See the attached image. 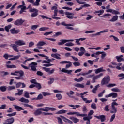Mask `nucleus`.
Returning a JSON list of instances; mask_svg holds the SVG:
<instances>
[{"label":"nucleus","instance_id":"obj_1","mask_svg":"<svg viewBox=\"0 0 124 124\" xmlns=\"http://www.w3.org/2000/svg\"><path fill=\"white\" fill-rule=\"evenodd\" d=\"M121 66H122L121 63H116L115 62H112L110 64L108 65V67H110V68H116L118 70H122Z\"/></svg>","mask_w":124,"mask_h":124},{"label":"nucleus","instance_id":"obj_33","mask_svg":"<svg viewBox=\"0 0 124 124\" xmlns=\"http://www.w3.org/2000/svg\"><path fill=\"white\" fill-rule=\"evenodd\" d=\"M66 113H67V110L62 109L58 111L56 114L58 115H61V114H66Z\"/></svg>","mask_w":124,"mask_h":124},{"label":"nucleus","instance_id":"obj_16","mask_svg":"<svg viewBox=\"0 0 124 124\" xmlns=\"http://www.w3.org/2000/svg\"><path fill=\"white\" fill-rule=\"evenodd\" d=\"M105 97L106 98L112 97V98H117V97H118V93H110L108 95H106Z\"/></svg>","mask_w":124,"mask_h":124},{"label":"nucleus","instance_id":"obj_61","mask_svg":"<svg viewBox=\"0 0 124 124\" xmlns=\"http://www.w3.org/2000/svg\"><path fill=\"white\" fill-rule=\"evenodd\" d=\"M17 114V112H15L14 113L8 114L7 115L8 117H14V116H16V115Z\"/></svg>","mask_w":124,"mask_h":124},{"label":"nucleus","instance_id":"obj_41","mask_svg":"<svg viewBox=\"0 0 124 124\" xmlns=\"http://www.w3.org/2000/svg\"><path fill=\"white\" fill-rule=\"evenodd\" d=\"M83 100V101H85V103H91V102H92L93 101L92 100H88L87 98H84V97L83 98H81Z\"/></svg>","mask_w":124,"mask_h":124},{"label":"nucleus","instance_id":"obj_29","mask_svg":"<svg viewBox=\"0 0 124 124\" xmlns=\"http://www.w3.org/2000/svg\"><path fill=\"white\" fill-rule=\"evenodd\" d=\"M108 12H110V13H112V14H114L115 15L120 14V12H119V11H116V10L112 9L110 10H108Z\"/></svg>","mask_w":124,"mask_h":124},{"label":"nucleus","instance_id":"obj_2","mask_svg":"<svg viewBox=\"0 0 124 124\" xmlns=\"http://www.w3.org/2000/svg\"><path fill=\"white\" fill-rule=\"evenodd\" d=\"M118 105H119V104H118L116 102H113L111 103V110H110L111 114H115V113H117V112H118L117 108L115 107L118 106Z\"/></svg>","mask_w":124,"mask_h":124},{"label":"nucleus","instance_id":"obj_52","mask_svg":"<svg viewBox=\"0 0 124 124\" xmlns=\"http://www.w3.org/2000/svg\"><path fill=\"white\" fill-rule=\"evenodd\" d=\"M37 15H38V12H36L33 13L31 15V17H32V18H35V17H36Z\"/></svg>","mask_w":124,"mask_h":124},{"label":"nucleus","instance_id":"obj_24","mask_svg":"<svg viewBox=\"0 0 124 124\" xmlns=\"http://www.w3.org/2000/svg\"><path fill=\"white\" fill-rule=\"evenodd\" d=\"M10 31L12 34H16L17 33H19V32H20V30H16L15 28H13L10 30Z\"/></svg>","mask_w":124,"mask_h":124},{"label":"nucleus","instance_id":"obj_40","mask_svg":"<svg viewBox=\"0 0 124 124\" xmlns=\"http://www.w3.org/2000/svg\"><path fill=\"white\" fill-rule=\"evenodd\" d=\"M123 57H124V56L123 55H120V56H116V59L118 62H121L123 61Z\"/></svg>","mask_w":124,"mask_h":124},{"label":"nucleus","instance_id":"obj_42","mask_svg":"<svg viewBox=\"0 0 124 124\" xmlns=\"http://www.w3.org/2000/svg\"><path fill=\"white\" fill-rule=\"evenodd\" d=\"M61 118L64 121V122H68V123L71 122V121H70L69 119H67L65 117L60 116Z\"/></svg>","mask_w":124,"mask_h":124},{"label":"nucleus","instance_id":"obj_17","mask_svg":"<svg viewBox=\"0 0 124 124\" xmlns=\"http://www.w3.org/2000/svg\"><path fill=\"white\" fill-rule=\"evenodd\" d=\"M42 63H46V64H44L43 66H45L46 67H49L50 66H52V65H54L53 64H51L50 62H48V61L46 60H44L42 62Z\"/></svg>","mask_w":124,"mask_h":124},{"label":"nucleus","instance_id":"obj_44","mask_svg":"<svg viewBox=\"0 0 124 124\" xmlns=\"http://www.w3.org/2000/svg\"><path fill=\"white\" fill-rule=\"evenodd\" d=\"M11 27H12L11 25H9L5 27V30L6 31H7V32H9V30L11 29Z\"/></svg>","mask_w":124,"mask_h":124},{"label":"nucleus","instance_id":"obj_48","mask_svg":"<svg viewBox=\"0 0 124 124\" xmlns=\"http://www.w3.org/2000/svg\"><path fill=\"white\" fill-rule=\"evenodd\" d=\"M24 97H26V98H30V94L29 93V92L27 91L24 92Z\"/></svg>","mask_w":124,"mask_h":124},{"label":"nucleus","instance_id":"obj_12","mask_svg":"<svg viewBox=\"0 0 124 124\" xmlns=\"http://www.w3.org/2000/svg\"><path fill=\"white\" fill-rule=\"evenodd\" d=\"M15 43L16 44V45H17V46H22L23 45H26V42L22 40H18V41H16Z\"/></svg>","mask_w":124,"mask_h":124},{"label":"nucleus","instance_id":"obj_5","mask_svg":"<svg viewBox=\"0 0 124 124\" xmlns=\"http://www.w3.org/2000/svg\"><path fill=\"white\" fill-rule=\"evenodd\" d=\"M61 25L62 26H65V27H66V29H67L68 30H74V28L73 27H73V26H74V24H67L65 23V22H62L61 23Z\"/></svg>","mask_w":124,"mask_h":124},{"label":"nucleus","instance_id":"obj_50","mask_svg":"<svg viewBox=\"0 0 124 124\" xmlns=\"http://www.w3.org/2000/svg\"><path fill=\"white\" fill-rule=\"evenodd\" d=\"M39 2H40V0H36L35 2L33 3V5L34 6H38L39 5Z\"/></svg>","mask_w":124,"mask_h":124},{"label":"nucleus","instance_id":"obj_7","mask_svg":"<svg viewBox=\"0 0 124 124\" xmlns=\"http://www.w3.org/2000/svg\"><path fill=\"white\" fill-rule=\"evenodd\" d=\"M41 110L44 112H49V111H56V108L46 107L45 108H41Z\"/></svg>","mask_w":124,"mask_h":124},{"label":"nucleus","instance_id":"obj_56","mask_svg":"<svg viewBox=\"0 0 124 124\" xmlns=\"http://www.w3.org/2000/svg\"><path fill=\"white\" fill-rule=\"evenodd\" d=\"M65 46H74V44L72 43V42H68L66 43L65 44Z\"/></svg>","mask_w":124,"mask_h":124},{"label":"nucleus","instance_id":"obj_53","mask_svg":"<svg viewBox=\"0 0 124 124\" xmlns=\"http://www.w3.org/2000/svg\"><path fill=\"white\" fill-rule=\"evenodd\" d=\"M42 93L44 96H47L48 95H51V93H48V92H42Z\"/></svg>","mask_w":124,"mask_h":124},{"label":"nucleus","instance_id":"obj_38","mask_svg":"<svg viewBox=\"0 0 124 124\" xmlns=\"http://www.w3.org/2000/svg\"><path fill=\"white\" fill-rule=\"evenodd\" d=\"M17 91L18 92L17 93H16L15 94V95H19L20 96V95H22V94H23V92H24V90L17 89Z\"/></svg>","mask_w":124,"mask_h":124},{"label":"nucleus","instance_id":"obj_49","mask_svg":"<svg viewBox=\"0 0 124 124\" xmlns=\"http://www.w3.org/2000/svg\"><path fill=\"white\" fill-rule=\"evenodd\" d=\"M26 9H27V7H26V6H24L22 8H21L19 12L20 14H22V13L24 12L25 10H26Z\"/></svg>","mask_w":124,"mask_h":124},{"label":"nucleus","instance_id":"obj_32","mask_svg":"<svg viewBox=\"0 0 124 124\" xmlns=\"http://www.w3.org/2000/svg\"><path fill=\"white\" fill-rule=\"evenodd\" d=\"M74 87H76V88H81L82 89L85 88V86L84 84L77 83L74 85Z\"/></svg>","mask_w":124,"mask_h":124},{"label":"nucleus","instance_id":"obj_15","mask_svg":"<svg viewBox=\"0 0 124 124\" xmlns=\"http://www.w3.org/2000/svg\"><path fill=\"white\" fill-rule=\"evenodd\" d=\"M65 15H66V18H68V19H73V18H74V17L70 16H74L75 14L73 13H70L69 12H66Z\"/></svg>","mask_w":124,"mask_h":124},{"label":"nucleus","instance_id":"obj_11","mask_svg":"<svg viewBox=\"0 0 124 124\" xmlns=\"http://www.w3.org/2000/svg\"><path fill=\"white\" fill-rule=\"evenodd\" d=\"M46 72H47L48 74H53L54 72H55V69H52L50 70V68H46V67H43L42 68Z\"/></svg>","mask_w":124,"mask_h":124},{"label":"nucleus","instance_id":"obj_63","mask_svg":"<svg viewBox=\"0 0 124 124\" xmlns=\"http://www.w3.org/2000/svg\"><path fill=\"white\" fill-rule=\"evenodd\" d=\"M111 91H112V92H121V90L119 89L118 88H112L111 89Z\"/></svg>","mask_w":124,"mask_h":124},{"label":"nucleus","instance_id":"obj_9","mask_svg":"<svg viewBox=\"0 0 124 124\" xmlns=\"http://www.w3.org/2000/svg\"><path fill=\"white\" fill-rule=\"evenodd\" d=\"M37 65V63L35 62H32L31 64H29V67H31V70H32L33 71H36Z\"/></svg>","mask_w":124,"mask_h":124},{"label":"nucleus","instance_id":"obj_57","mask_svg":"<svg viewBox=\"0 0 124 124\" xmlns=\"http://www.w3.org/2000/svg\"><path fill=\"white\" fill-rule=\"evenodd\" d=\"M35 87H36V88H37L38 90H40V89H41V85H40V84H39V83L36 82L35 84Z\"/></svg>","mask_w":124,"mask_h":124},{"label":"nucleus","instance_id":"obj_43","mask_svg":"<svg viewBox=\"0 0 124 124\" xmlns=\"http://www.w3.org/2000/svg\"><path fill=\"white\" fill-rule=\"evenodd\" d=\"M56 97L58 100H61L62 98V96L61 93H58L56 94Z\"/></svg>","mask_w":124,"mask_h":124},{"label":"nucleus","instance_id":"obj_28","mask_svg":"<svg viewBox=\"0 0 124 124\" xmlns=\"http://www.w3.org/2000/svg\"><path fill=\"white\" fill-rule=\"evenodd\" d=\"M62 72H64V73H67L68 74H71L72 73V70H66L65 68H62L61 70Z\"/></svg>","mask_w":124,"mask_h":124},{"label":"nucleus","instance_id":"obj_46","mask_svg":"<svg viewBox=\"0 0 124 124\" xmlns=\"http://www.w3.org/2000/svg\"><path fill=\"white\" fill-rule=\"evenodd\" d=\"M101 33H102V32L100 31V32H98L95 34H93L92 35L93 37L94 36H99V35H101Z\"/></svg>","mask_w":124,"mask_h":124},{"label":"nucleus","instance_id":"obj_21","mask_svg":"<svg viewBox=\"0 0 124 124\" xmlns=\"http://www.w3.org/2000/svg\"><path fill=\"white\" fill-rule=\"evenodd\" d=\"M105 71H106V70L104 69L103 67H101L95 70V73L98 74V73H100V72H105Z\"/></svg>","mask_w":124,"mask_h":124},{"label":"nucleus","instance_id":"obj_58","mask_svg":"<svg viewBox=\"0 0 124 124\" xmlns=\"http://www.w3.org/2000/svg\"><path fill=\"white\" fill-rule=\"evenodd\" d=\"M115 118H116V114H113L111 118H110V122H113V121H114V120H115Z\"/></svg>","mask_w":124,"mask_h":124},{"label":"nucleus","instance_id":"obj_6","mask_svg":"<svg viewBox=\"0 0 124 124\" xmlns=\"http://www.w3.org/2000/svg\"><path fill=\"white\" fill-rule=\"evenodd\" d=\"M79 4H84L83 7H90L91 5L89 4H85V2L84 1H87L88 0H75Z\"/></svg>","mask_w":124,"mask_h":124},{"label":"nucleus","instance_id":"obj_3","mask_svg":"<svg viewBox=\"0 0 124 124\" xmlns=\"http://www.w3.org/2000/svg\"><path fill=\"white\" fill-rule=\"evenodd\" d=\"M110 79L109 76H107L105 77L102 80H101V85H107L110 82Z\"/></svg>","mask_w":124,"mask_h":124},{"label":"nucleus","instance_id":"obj_64","mask_svg":"<svg viewBox=\"0 0 124 124\" xmlns=\"http://www.w3.org/2000/svg\"><path fill=\"white\" fill-rule=\"evenodd\" d=\"M57 120L58 121V123L59 124H62V123H63L62 120V119L61 118L58 117Z\"/></svg>","mask_w":124,"mask_h":124},{"label":"nucleus","instance_id":"obj_31","mask_svg":"<svg viewBox=\"0 0 124 124\" xmlns=\"http://www.w3.org/2000/svg\"><path fill=\"white\" fill-rule=\"evenodd\" d=\"M19 101L20 102H24V103H29L30 102V101H29L28 99H26L24 97H22L19 100Z\"/></svg>","mask_w":124,"mask_h":124},{"label":"nucleus","instance_id":"obj_30","mask_svg":"<svg viewBox=\"0 0 124 124\" xmlns=\"http://www.w3.org/2000/svg\"><path fill=\"white\" fill-rule=\"evenodd\" d=\"M44 45H46V43L43 41H39L37 44L36 46L37 47H41V46H43Z\"/></svg>","mask_w":124,"mask_h":124},{"label":"nucleus","instance_id":"obj_4","mask_svg":"<svg viewBox=\"0 0 124 124\" xmlns=\"http://www.w3.org/2000/svg\"><path fill=\"white\" fill-rule=\"evenodd\" d=\"M68 63V64L66 65V68H69V67H71L72 66V63L70 61H63L60 62V64H65Z\"/></svg>","mask_w":124,"mask_h":124},{"label":"nucleus","instance_id":"obj_27","mask_svg":"<svg viewBox=\"0 0 124 124\" xmlns=\"http://www.w3.org/2000/svg\"><path fill=\"white\" fill-rule=\"evenodd\" d=\"M51 57L52 58H55V59H57V60H61V55L58 53H55V54H52L51 55Z\"/></svg>","mask_w":124,"mask_h":124},{"label":"nucleus","instance_id":"obj_10","mask_svg":"<svg viewBox=\"0 0 124 124\" xmlns=\"http://www.w3.org/2000/svg\"><path fill=\"white\" fill-rule=\"evenodd\" d=\"M74 41V40L73 39H70V40H65V39H61L60 40V42H58V45H63L65 43H66V42H70Z\"/></svg>","mask_w":124,"mask_h":124},{"label":"nucleus","instance_id":"obj_22","mask_svg":"<svg viewBox=\"0 0 124 124\" xmlns=\"http://www.w3.org/2000/svg\"><path fill=\"white\" fill-rule=\"evenodd\" d=\"M74 93H74V92H73V91L71 90L69 92H67L66 93V94L68 96L70 97V98H75V97H74V96H72L73 95Z\"/></svg>","mask_w":124,"mask_h":124},{"label":"nucleus","instance_id":"obj_36","mask_svg":"<svg viewBox=\"0 0 124 124\" xmlns=\"http://www.w3.org/2000/svg\"><path fill=\"white\" fill-rule=\"evenodd\" d=\"M118 16L117 15L114 16L111 19L109 20V22H116V21H118Z\"/></svg>","mask_w":124,"mask_h":124},{"label":"nucleus","instance_id":"obj_35","mask_svg":"<svg viewBox=\"0 0 124 124\" xmlns=\"http://www.w3.org/2000/svg\"><path fill=\"white\" fill-rule=\"evenodd\" d=\"M70 120H71L72 121H73V123H74L75 124L78 123L79 121H80L79 119H78L75 117H70Z\"/></svg>","mask_w":124,"mask_h":124},{"label":"nucleus","instance_id":"obj_39","mask_svg":"<svg viewBox=\"0 0 124 124\" xmlns=\"http://www.w3.org/2000/svg\"><path fill=\"white\" fill-rule=\"evenodd\" d=\"M75 114L77 116H78L79 117H87V114H80V112H75Z\"/></svg>","mask_w":124,"mask_h":124},{"label":"nucleus","instance_id":"obj_45","mask_svg":"<svg viewBox=\"0 0 124 124\" xmlns=\"http://www.w3.org/2000/svg\"><path fill=\"white\" fill-rule=\"evenodd\" d=\"M7 89V87L6 86L0 87V90L1 92H5Z\"/></svg>","mask_w":124,"mask_h":124},{"label":"nucleus","instance_id":"obj_62","mask_svg":"<svg viewBox=\"0 0 124 124\" xmlns=\"http://www.w3.org/2000/svg\"><path fill=\"white\" fill-rule=\"evenodd\" d=\"M43 98V96L42 95V94H39L37 97L38 100H41V99H42Z\"/></svg>","mask_w":124,"mask_h":124},{"label":"nucleus","instance_id":"obj_23","mask_svg":"<svg viewBox=\"0 0 124 124\" xmlns=\"http://www.w3.org/2000/svg\"><path fill=\"white\" fill-rule=\"evenodd\" d=\"M41 109V108H39L38 109H37L34 113V115L35 116H39L41 115V114H43V112H41V111H42Z\"/></svg>","mask_w":124,"mask_h":124},{"label":"nucleus","instance_id":"obj_34","mask_svg":"<svg viewBox=\"0 0 124 124\" xmlns=\"http://www.w3.org/2000/svg\"><path fill=\"white\" fill-rule=\"evenodd\" d=\"M101 54V52H100V51H98L95 53L92 54L91 57H92L93 58H97V57H98V55H100Z\"/></svg>","mask_w":124,"mask_h":124},{"label":"nucleus","instance_id":"obj_51","mask_svg":"<svg viewBox=\"0 0 124 124\" xmlns=\"http://www.w3.org/2000/svg\"><path fill=\"white\" fill-rule=\"evenodd\" d=\"M48 27H42L39 28V30L40 31H47V30H48Z\"/></svg>","mask_w":124,"mask_h":124},{"label":"nucleus","instance_id":"obj_13","mask_svg":"<svg viewBox=\"0 0 124 124\" xmlns=\"http://www.w3.org/2000/svg\"><path fill=\"white\" fill-rule=\"evenodd\" d=\"M13 123H14V118L11 117L5 120L3 124H12Z\"/></svg>","mask_w":124,"mask_h":124},{"label":"nucleus","instance_id":"obj_18","mask_svg":"<svg viewBox=\"0 0 124 124\" xmlns=\"http://www.w3.org/2000/svg\"><path fill=\"white\" fill-rule=\"evenodd\" d=\"M11 63V61H9L6 62V66L7 68H16V65H10Z\"/></svg>","mask_w":124,"mask_h":124},{"label":"nucleus","instance_id":"obj_54","mask_svg":"<svg viewBox=\"0 0 124 124\" xmlns=\"http://www.w3.org/2000/svg\"><path fill=\"white\" fill-rule=\"evenodd\" d=\"M104 110L106 111V112H109V111H110V109H109V105L105 106Z\"/></svg>","mask_w":124,"mask_h":124},{"label":"nucleus","instance_id":"obj_60","mask_svg":"<svg viewBox=\"0 0 124 124\" xmlns=\"http://www.w3.org/2000/svg\"><path fill=\"white\" fill-rule=\"evenodd\" d=\"M30 12H38V10L36 9H32L31 8L29 10Z\"/></svg>","mask_w":124,"mask_h":124},{"label":"nucleus","instance_id":"obj_37","mask_svg":"<svg viewBox=\"0 0 124 124\" xmlns=\"http://www.w3.org/2000/svg\"><path fill=\"white\" fill-rule=\"evenodd\" d=\"M16 76H20L23 77L24 76V71L20 70L19 71H17Z\"/></svg>","mask_w":124,"mask_h":124},{"label":"nucleus","instance_id":"obj_47","mask_svg":"<svg viewBox=\"0 0 124 124\" xmlns=\"http://www.w3.org/2000/svg\"><path fill=\"white\" fill-rule=\"evenodd\" d=\"M92 116H85L83 117L84 121H90L92 119Z\"/></svg>","mask_w":124,"mask_h":124},{"label":"nucleus","instance_id":"obj_55","mask_svg":"<svg viewBox=\"0 0 124 124\" xmlns=\"http://www.w3.org/2000/svg\"><path fill=\"white\" fill-rule=\"evenodd\" d=\"M100 55H101V58H102V59H103L104 58H105V57H106V53H105V52H101L100 51Z\"/></svg>","mask_w":124,"mask_h":124},{"label":"nucleus","instance_id":"obj_25","mask_svg":"<svg viewBox=\"0 0 124 124\" xmlns=\"http://www.w3.org/2000/svg\"><path fill=\"white\" fill-rule=\"evenodd\" d=\"M94 117L97 119H99V120H101V122H104V121H105V116H104V115L100 116H94Z\"/></svg>","mask_w":124,"mask_h":124},{"label":"nucleus","instance_id":"obj_19","mask_svg":"<svg viewBox=\"0 0 124 124\" xmlns=\"http://www.w3.org/2000/svg\"><path fill=\"white\" fill-rule=\"evenodd\" d=\"M20 57H21L20 55H18L17 56L9 55V58H12L9 59V60H10V61H14L15 60H18L19 58H20Z\"/></svg>","mask_w":124,"mask_h":124},{"label":"nucleus","instance_id":"obj_20","mask_svg":"<svg viewBox=\"0 0 124 124\" xmlns=\"http://www.w3.org/2000/svg\"><path fill=\"white\" fill-rule=\"evenodd\" d=\"M10 46L13 49L14 51L17 52V53L19 52V50L18 49V45H16V44H12Z\"/></svg>","mask_w":124,"mask_h":124},{"label":"nucleus","instance_id":"obj_14","mask_svg":"<svg viewBox=\"0 0 124 124\" xmlns=\"http://www.w3.org/2000/svg\"><path fill=\"white\" fill-rule=\"evenodd\" d=\"M24 22H25V21L22 19H17L14 22V25L16 26H21V25H23Z\"/></svg>","mask_w":124,"mask_h":124},{"label":"nucleus","instance_id":"obj_26","mask_svg":"<svg viewBox=\"0 0 124 124\" xmlns=\"http://www.w3.org/2000/svg\"><path fill=\"white\" fill-rule=\"evenodd\" d=\"M13 106L15 108V109H16V111H20L21 110L24 111V108L19 106H17L16 105H13Z\"/></svg>","mask_w":124,"mask_h":124},{"label":"nucleus","instance_id":"obj_59","mask_svg":"<svg viewBox=\"0 0 124 124\" xmlns=\"http://www.w3.org/2000/svg\"><path fill=\"white\" fill-rule=\"evenodd\" d=\"M7 98L8 99H9L10 101H14V100H16V99L15 97H11V96H7Z\"/></svg>","mask_w":124,"mask_h":124},{"label":"nucleus","instance_id":"obj_8","mask_svg":"<svg viewBox=\"0 0 124 124\" xmlns=\"http://www.w3.org/2000/svg\"><path fill=\"white\" fill-rule=\"evenodd\" d=\"M102 76H103V73H100L99 75L93 76L91 83H92L93 84V83H95V80L99 79V78H100V77H102Z\"/></svg>","mask_w":124,"mask_h":124}]
</instances>
